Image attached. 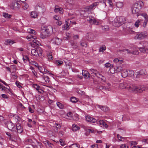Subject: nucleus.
Here are the masks:
<instances>
[{"label":"nucleus","instance_id":"1","mask_svg":"<svg viewBox=\"0 0 148 148\" xmlns=\"http://www.w3.org/2000/svg\"><path fill=\"white\" fill-rule=\"evenodd\" d=\"M119 87L121 89H130L132 91H136L138 93H142L147 89V88L143 85H139L138 86H133L128 83L127 81H125L120 83Z\"/></svg>","mask_w":148,"mask_h":148},{"label":"nucleus","instance_id":"2","mask_svg":"<svg viewBox=\"0 0 148 148\" xmlns=\"http://www.w3.org/2000/svg\"><path fill=\"white\" fill-rule=\"evenodd\" d=\"M126 21L125 17L121 16L115 18L113 21H111L112 25L116 27H118L125 23Z\"/></svg>","mask_w":148,"mask_h":148},{"label":"nucleus","instance_id":"3","mask_svg":"<svg viewBox=\"0 0 148 148\" xmlns=\"http://www.w3.org/2000/svg\"><path fill=\"white\" fill-rule=\"evenodd\" d=\"M52 30V27L51 26H49L45 29H42L40 34V38L43 39L46 38L48 36Z\"/></svg>","mask_w":148,"mask_h":148},{"label":"nucleus","instance_id":"4","mask_svg":"<svg viewBox=\"0 0 148 148\" xmlns=\"http://www.w3.org/2000/svg\"><path fill=\"white\" fill-rule=\"evenodd\" d=\"M69 18L66 21V23L62 26V29L63 30H68L69 29V23L73 24L74 20L73 19L74 17L73 14L69 13Z\"/></svg>","mask_w":148,"mask_h":148},{"label":"nucleus","instance_id":"5","mask_svg":"<svg viewBox=\"0 0 148 148\" xmlns=\"http://www.w3.org/2000/svg\"><path fill=\"white\" fill-rule=\"evenodd\" d=\"M141 8L140 4L139 3H135L134 4L132 8L133 14H136L137 16H138V13Z\"/></svg>","mask_w":148,"mask_h":148},{"label":"nucleus","instance_id":"6","mask_svg":"<svg viewBox=\"0 0 148 148\" xmlns=\"http://www.w3.org/2000/svg\"><path fill=\"white\" fill-rule=\"evenodd\" d=\"M19 3L20 1H14L10 4L9 6L10 8L15 10H18L21 7V5Z\"/></svg>","mask_w":148,"mask_h":148},{"label":"nucleus","instance_id":"7","mask_svg":"<svg viewBox=\"0 0 148 148\" xmlns=\"http://www.w3.org/2000/svg\"><path fill=\"white\" fill-rule=\"evenodd\" d=\"M120 52H125L128 55H138V52L135 51H131L128 49H123V50H119Z\"/></svg>","mask_w":148,"mask_h":148},{"label":"nucleus","instance_id":"8","mask_svg":"<svg viewBox=\"0 0 148 148\" xmlns=\"http://www.w3.org/2000/svg\"><path fill=\"white\" fill-rule=\"evenodd\" d=\"M85 117L86 121L88 122L93 123L97 122V120L96 119L89 115H86Z\"/></svg>","mask_w":148,"mask_h":148},{"label":"nucleus","instance_id":"9","mask_svg":"<svg viewBox=\"0 0 148 148\" xmlns=\"http://www.w3.org/2000/svg\"><path fill=\"white\" fill-rule=\"evenodd\" d=\"M147 33L146 32H143L140 33L136 35V37L138 39H142L146 37Z\"/></svg>","mask_w":148,"mask_h":148},{"label":"nucleus","instance_id":"10","mask_svg":"<svg viewBox=\"0 0 148 148\" xmlns=\"http://www.w3.org/2000/svg\"><path fill=\"white\" fill-rule=\"evenodd\" d=\"M5 125L10 130L13 131L15 127V125L11 121H7L5 123Z\"/></svg>","mask_w":148,"mask_h":148},{"label":"nucleus","instance_id":"11","mask_svg":"<svg viewBox=\"0 0 148 148\" xmlns=\"http://www.w3.org/2000/svg\"><path fill=\"white\" fill-rule=\"evenodd\" d=\"M61 41V39L57 37L54 38L51 40V42L53 43L58 45L60 44Z\"/></svg>","mask_w":148,"mask_h":148},{"label":"nucleus","instance_id":"12","mask_svg":"<svg viewBox=\"0 0 148 148\" xmlns=\"http://www.w3.org/2000/svg\"><path fill=\"white\" fill-rule=\"evenodd\" d=\"M34 38L32 40L33 42L31 43V45L32 47H36L37 45H41V43L38 40L36 39V37H34Z\"/></svg>","mask_w":148,"mask_h":148},{"label":"nucleus","instance_id":"13","mask_svg":"<svg viewBox=\"0 0 148 148\" xmlns=\"http://www.w3.org/2000/svg\"><path fill=\"white\" fill-rule=\"evenodd\" d=\"M16 125L17 132L20 134L23 131V128L21 126V124L18 123H16Z\"/></svg>","mask_w":148,"mask_h":148},{"label":"nucleus","instance_id":"14","mask_svg":"<svg viewBox=\"0 0 148 148\" xmlns=\"http://www.w3.org/2000/svg\"><path fill=\"white\" fill-rule=\"evenodd\" d=\"M82 74L85 78H88L90 77V74L86 70H82Z\"/></svg>","mask_w":148,"mask_h":148},{"label":"nucleus","instance_id":"15","mask_svg":"<svg viewBox=\"0 0 148 148\" xmlns=\"http://www.w3.org/2000/svg\"><path fill=\"white\" fill-rule=\"evenodd\" d=\"M54 11L56 12H59L60 14H62L63 12V9L59 7L58 6H56Z\"/></svg>","mask_w":148,"mask_h":148},{"label":"nucleus","instance_id":"16","mask_svg":"<svg viewBox=\"0 0 148 148\" xmlns=\"http://www.w3.org/2000/svg\"><path fill=\"white\" fill-rule=\"evenodd\" d=\"M38 15V14L36 11H33L32 12L30 13V16L33 18H36L37 17Z\"/></svg>","mask_w":148,"mask_h":148},{"label":"nucleus","instance_id":"17","mask_svg":"<svg viewBox=\"0 0 148 148\" xmlns=\"http://www.w3.org/2000/svg\"><path fill=\"white\" fill-rule=\"evenodd\" d=\"M97 122V123L99 122V124L101 125V127H102V126H103V127H104L105 128H107L108 127V125L106 124V122L103 120H100L99 121H97V122Z\"/></svg>","mask_w":148,"mask_h":148},{"label":"nucleus","instance_id":"18","mask_svg":"<svg viewBox=\"0 0 148 148\" xmlns=\"http://www.w3.org/2000/svg\"><path fill=\"white\" fill-rule=\"evenodd\" d=\"M15 42L14 41L9 39L6 40L5 42V44L6 45H11L15 43Z\"/></svg>","mask_w":148,"mask_h":148},{"label":"nucleus","instance_id":"19","mask_svg":"<svg viewBox=\"0 0 148 148\" xmlns=\"http://www.w3.org/2000/svg\"><path fill=\"white\" fill-rule=\"evenodd\" d=\"M89 23L91 25H99V22L93 18H92V20H91V21Z\"/></svg>","mask_w":148,"mask_h":148},{"label":"nucleus","instance_id":"20","mask_svg":"<svg viewBox=\"0 0 148 148\" xmlns=\"http://www.w3.org/2000/svg\"><path fill=\"white\" fill-rule=\"evenodd\" d=\"M116 7L119 8H122L124 6V4L122 2L119 1L116 3Z\"/></svg>","mask_w":148,"mask_h":148},{"label":"nucleus","instance_id":"21","mask_svg":"<svg viewBox=\"0 0 148 148\" xmlns=\"http://www.w3.org/2000/svg\"><path fill=\"white\" fill-rule=\"evenodd\" d=\"M98 107L100 108L102 110L104 111H107L109 109V108L106 106H101L100 105H98L97 106Z\"/></svg>","mask_w":148,"mask_h":148},{"label":"nucleus","instance_id":"22","mask_svg":"<svg viewBox=\"0 0 148 148\" xmlns=\"http://www.w3.org/2000/svg\"><path fill=\"white\" fill-rule=\"evenodd\" d=\"M144 16L145 19L144 22L143 23V26L145 27L147 25L148 21V18L146 14H145L144 15Z\"/></svg>","mask_w":148,"mask_h":148},{"label":"nucleus","instance_id":"23","mask_svg":"<svg viewBox=\"0 0 148 148\" xmlns=\"http://www.w3.org/2000/svg\"><path fill=\"white\" fill-rule=\"evenodd\" d=\"M121 75L122 77L125 78L128 76L127 70H123L121 72Z\"/></svg>","mask_w":148,"mask_h":148},{"label":"nucleus","instance_id":"24","mask_svg":"<svg viewBox=\"0 0 148 148\" xmlns=\"http://www.w3.org/2000/svg\"><path fill=\"white\" fill-rule=\"evenodd\" d=\"M47 56H53L56 55L55 51L53 50H48L47 52Z\"/></svg>","mask_w":148,"mask_h":148},{"label":"nucleus","instance_id":"25","mask_svg":"<svg viewBox=\"0 0 148 148\" xmlns=\"http://www.w3.org/2000/svg\"><path fill=\"white\" fill-rule=\"evenodd\" d=\"M56 126L54 127V130L55 132H57L58 131V129H59L61 128V126L60 124L57 123H55Z\"/></svg>","mask_w":148,"mask_h":148},{"label":"nucleus","instance_id":"26","mask_svg":"<svg viewBox=\"0 0 148 148\" xmlns=\"http://www.w3.org/2000/svg\"><path fill=\"white\" fill-rule=\"evenodd\" d=\"M123 58H117L114 59L113 61L114 62L117 63L118 62L121 63L123 62Z\"/></svg>","mask_w":148,"mask_h":148},{"label":"nucleus","instance_id":"27","mask_svg":"<svg viewBox=\"0 0 148 148\" xmlns=\"http://www.w3.org/2000/svg\"><path fill=\"white\" fill-rule=\"evenodd\" d=\"M98 3L97 2H95L92 4H91V5L89 6H88V9L89 10H91L93 8H94L95 7H96V6H97L98 5Z\"/></svg>","mask_w":148,"mask_h":148},{"label":"nucleus","instance_id":"28","mask_svg":"<svg viewBox=\"0 0 148 148\" xmlns=\"http://www.w3.org/2000/svg\"><path fill=\"white\" fill-rule=\"evenodd\" d=\"M31 53L32 56H38L39 55V53L36 51L35 49H33L31 51Z\"/></svg>","mask_w":148,"mask_h":148},{"label":"nucleus","instance_id":"29","mask_svg":"<svg viewBox=\"0 0 148 148\" xmlns=\"http://www.w3.org/2000/svg\"><path fill=\"white\" fill-rule=\"evenodd\" d=\"M127 73H128V76L130 77H132L134 76V77H135L134 72L133 71L130 70H127Z\"/></svg>","mask_w":148,"mask_h":148},{"label":"nucleus","instance_id":"30","mask_svg":"<svg viewBox=\"0 0 148 148\" xmlns=\"http://www.w3.org/2000/svg\"><path fill=\"white\" fill-rule=\"evenodd\" d=\"M42 80H44V82L46 83L49 82L50 81L49 78L48 76H45V75H44L42 77Z\"/></svg>","mask_w":148,"mask_h":148},{"label":"nucleus","instance_id":"31","mask_svg":"<svg viewBox=\"0 0 148 148\" xmlns=\"http://www.w3.org/2000/svg\"><path fill=\"white\" fill-rule=\"evenodd\" d=\"M90 72L91 74L93 75H92L94 77H95L96 74L97 73L98 71L95 69H91L90 70Z\"/></svg>","mask_w":148,"mask_h":148},{"label":"nucleus","instance_id":"32","mask_svg":"<svg viewBox=\"0 0 148 148\" xmlns=\"http://www.w3.org/2000/svg\"><path fill=\"white\" fill-rule=\"evenodd\" d=\"M23 3L22 4V6L23 7V9L24 10H26L29 7V5L23 1Z\"/></svg>","mask_w":148,"mask_h":148},{"label":"nucleus","instance_id":"33","mask_svg":"<svg viewBox=\"0 0 148 148\" xmlns=\"http://www.w3.org/2000/svg\"><path fill=\"white\" fill-rule=\"evenodd\" d=\"M80 45L82 47H86L87 44L86 42H84V40L82 39L80 42Z\"/></svg>","mask_w":148,"mask_h":148},{"label":"nucleus","instance_id":"34","mask_svg":"<svg viewBox=\"0 0 148 148\" xmlns=\"http://www.w3.org/2000/svg\"><path fill=\"white\" fill-rule=\"evenodd\" d=\"M27 31L28 33L30 34H34L35 35L36 34V32L34 29H28L27 30Z\"/></svg>","mask_w":148,"mask_h":148},{"label":"nucleus","instance_id":"35","mask_svg":"<svg viewBox=\"0 0 148 148\" xmlns=\"http://www.w3.org/2000/svg\"><path fill=\"white\" fill-rule=\"evenodd\" d=\"M114 69L116 72H120L121 71L122 68L121 66H116Z\"/></svg>","mask_w":148,"mask_h":148},{"label":"nucleus","instance_id":"36","mask_svg":"<svg viewBox=\"0 0 148 148\" xmlns=\"http://www.w3.org/2000/svg\"><path fill=\"white\" fill-rule=\"evenodd\" d=\"M140 21V20H137L136 21L134 25L136 27L138 28L139 27L141 23Z\"/></svg>","mask_w":148,"mask_h":148},{"label":"nucleus","instance_id":"37","mask_svg":"<svg viewBox=\"0 0 148 148\" xmlns=\"http://www.w3.org/2000/svg\"><path fill=\"white\" fill-rule=\"evenodd\" d=\"M34 36H33L31 35H28L26 37V38L29 41H32L33 39L34 38Z\"/></svg>","mask_w":148,"mask_h":148},{"label":"nucleus","instance_id":"38","mask_svg":"<svg viewBox=\"0 0 148 148\" xmlns=\"http://www.w3.org/2000/svg\"><path fill=\"white\" fill-rule=\"evenodd\" d=\"M3 16L6 18H10L11 17V15L6 13H3Z\"/></svg>","mask_w":148,"mask_h":148},{"label":"nucleus","instance_id":"39","mask_svg":"<svg viewBox=\"0 0 148 148\" xmlns=\"http://www.w3.org/2000/svg\"><path fill=\"white\" fill-rule=\"evenodd\" d=\"M106 48L105 45H103L100 47L99 51V52H103L106 49Z\"/></svg>","mask_w":148,"mask_h":148},{"label":"nucleus","instance_id":"40","mask_svg":"<svg viewBox=\"0 0 148 148\" xmlns=\"http://www.w3.org/2000/svg\"><path fill=\"white\" fill-rule=\"evenodd\" d=\"M23 59L25 62H26L27 61H29V59L27 56H23Z\"/></svg>","mask_w":148,"mask_h":148},{"label":"nucleus","instance_id":"41","mask_svg":"<svg viewBox=\"0 0 148 148\" xmlns=\"http://www.w3.org/2000/svg\"><path fill=\"white\" fill-rule=\"evenodd\" d=\"M57 106L60 109L63 108L64 107V106L61 103L59 102H57Z\"/></svg>","mask_w":148,"mask_h":148},{"label":"nucleus","instance_id":"42","mask_svg":"<svg viewBox=\"0 0 148 148\" xmlns=\"http://www.w3.org/2000/svg\"><path fill=\"white\" fill-rule=\"evenodd\" d=\"M109 27L107 25H105L102 27V29L104 31H107L109 30Z\"/></svg>","mask_w":148,"mask_h":148},{"label":"nucleus","instance_id":"43","mask_svg":"<svg viewBox=\"0 0 148 148\" xmlns=\"http://www.w3.org/2000/svg\"><path fill=\"white\" fill-rule=\"evenodd\" d=\"M140 75H143L144 74H145V69H142L140 70L139 71H138Z\"/></svg>","mask_w":148,"mask_h":148},{"label":"nucleus","instance_id":"44","mask_svg":"<svg viewBox=\"0 0 148 148\" xmlns=\"http://www.w3.org/2000/svg\"><path fill=\"white\" fill-rule=\"evenodd\" d=\"M87 36L89 39L90 40H92L93 39V35L91 33L88 34V35Z\"/></svg>","mask_w":148,"mask_h":148},{"label":"nucleus","instance_id":"45","mask_svg":"<svg viewBox=\"0 0 148 148\" xmlns=\"http://www.w3.org/2000/svg\"><path fill=\"white\" fill-rule=\"evenodd\" d=\"M33 87L36 89L37 90H38L39 88H40V87L38 85L36 84H34L33 85Z\"/></svg>","mask_w":148,"mask_h":148},{"label":"nucleus","instance_id":"46","mask_svg":"<svg viewBox=\"0 0 148 148\" xmlns=\"http://www.w3.org/2000/svg\"><path fill=\"white\" fill-rule=\"evenodd\" d=\"M98 88L100 90H107L108 89V88H107L105 86H99Z\"/></svg>","mask_w":148,"mask_h":148},{"label":"nucleus","instance_id":"47","mask_svg":"<svg viewBox=\"0 0 148 148\" xmlns=\"http://www.w3.org/2000/svg\"><path fill=\"white\" fill-rule=\"evenodd\" d=\"M80 127L77 125L75 124V131H76L80 130Z\"/></svg>","mask_w":148,"mask_h":148},{"label":"nucleus","instance_id":"48","mask_svg":"<svg viewBox=\"0 0 148 148\" xmlns=\"http://www.w3.org/2000/svg\"><path fill=\"white\" fill-rule=\"evenodd\" d=\"M106 68H108L111 66H112L113 65L111 64L110 63L108 62L104 64Z\"/></svg>","mask_w":148,"mask_h":148},{"label":"nucleus","instance_id":"49","mask_svg":"<svg viewBox=\"0 0 148 148\" xmlns=\"http://www.w3.org/2000/svg\"><path fill=\"white\" fill-rule=\"evenodd\" d=\"M56 62L57 64L58 65H60L63 63V61L61 60H56Z\"/></svg>","mask_w":148,"mask_h":148},{"label":"nucleus","instance_id":"50","mask_svg":"<svg viewBox=\"0 0 148 148\" xmlns=\"http://www.w3.org/2000/svg\"><path fill=\"white\" fill-rule=\"evenodd\" d=\"M53 18L55 20H57V21H59L60 20V17L58 15H55L53 16Z\"/></svg>","mask_w":148,"mask_h":148},{"label":"nucleus","instance_id":"51","mask_svg":"<svg viewBox=\"0 0 148 148\" xmlns=\"http://www.w3.org/2000/svg\"><path fill=\"white\" fill-rule=\"evenodd\" d=\"M139 50L141 52H142L144 53L146 52V51L144 47H140V48H139Z\"/></svg>","mask_w":148,"mask_h":148},{"label":"nucleus","instance_id":"52","mask_svg":"<svg viewBox=\"0 0 148 148\" xmlns=\"http://www.w3.org/2000/svg\"><path fill=\"white\" fill-rule=\"evenodd\" d=\"M134 75H135L134 77H136V78H140V76L141 75H140V73H139L138 72H136L135 74H134Z\"/></svg>","mask_w":148,"mask_h":148},{"label":"nucleus","instance_id":"53","mask_svg":"<svg viewBox=\"0 0 148 148\" xmlns=\"http://www.w3.org/2000/svg\"><path fill=\"white\" fill-rule=\"evenodd\" d=\"M103 76V75L100 74L98 71L97 73L96 74V75L95 76L99 78H101Z\"/></svg>","mask_w":148,"mask_h":148},{"label":"nucleus","instance_id":"54","mask_svg":"<svg viewBox=\"0 0 148 148\" xmlns=\"http://www.w3.org/2000/svg\"><path fill=\"white\" fill-rule=\"evenodd\" d=\"M7 88H6V87L4 86H3L2 85L0 84V90H5V89H6Z\"/></svg>","mask_w":148,"mask_h":148},{"label":"nucleus","instance_id":"55","mask_svg":"<svg viewBox=\"0 0 148 148\" xmlns=\"http://www.w3.org/2000/svg\"><path fill=\"white\" fill-rule=\"evenodd\" d=\"M142 142L145 145L146 144H148V139H143L142 140Z\"/></svg>","mask_w":148,"mask_h":148},{"label":"nucleus","instance_id":"56","mask_svg":"<svg viewBox=\"0 0 148 148\" xmlns=\"http://www.w3.org/2000/svg\"><path fill=\"white\" fill-rule=\"evenodd\" d=\"M41 146H42V144L41 143H39L38 144V146H37L36 145H35L34 147V148H42L41 147Z\"/></svg>","mask_w":148,"mask_h":148},{"label":"nucleus","instance_id":"57","mask_svg":"<svg viewBox=\"0 0 148 148\" xmlns=\"http://www.w3.org/2000/svg\"><path fill=\"white\" fill-rule=\"evenodd\" d=\"M20 83L18 81H16V84L18 87L19 88H22V86L20 84Z\"/></svg>","mask_w":148,"mask_h":148},{"label":"nucleus","instance_id":"58","mask_svg":"<svg viewBox=\"0 0 148 148\" xmlns=\"http://www.w3.org/2000/svg\"><path fill=\"white\" fill-rule=\"evenodd\" d=\"M60 142V145L62 146H64L65 145V144L63 142V140L62 139H60L59 140Z\"/></svg>","mask_w":148,"mask_h":148},{"label":"nucleus","instance_id":"59","mask_svg":"<svg viewBox=\"0 0 148 148\" xmlns=\"http://www.w3.org/2000/svg\"><path fill=\"white\" fill-rule=\"evenodd\" d=\"M103 2H101V5H102V6L104 8H105L106 6V4L105 3V0H103Z\"/></svg>","mask_w":148,"mask_h":148},{"label":"nucleus","instance_id":"60","mask_svg":"<svg viewBox=\"0 0 148 148\" xmlns=\"http://www.w3.org/2000/svg\"><path fill=\"white\" fill-rule=\"evenodd\" d=\"M101 79V80L103 82H105L106 81V78L103 75L101 78H100Z\"/></svg>","mask_w":148,"mask_h":148},{"label":"nucleus","instance_id":"61","mask_svg":"<svg viewBox=\"0 0 148 148\" xmlns=\"http://www.w3.org/2000/svg\"><path fill=\"white\" fill-rule=\"evenodd\" d=\"M117 138L120 141H122V140H121L122 138L123 139H124V137H121V136H120L119 135V134H117Z\"/></svg>","mask_w":148,"mask_h":148},{"label":"nucleus","instance_id":"62","mask_svg":"<svg viewBox=\"0 0 148 148\" xmlns=\"http://www.w3.org/2000/svg\"><path fill=\"white\" fill-rule=\"evenodd\" d=\"M79 115L77 114H75V120L77 121L79 119Z\"/></svg>","mask_w":148,"mask_h":148},{"label":"nucleus","instance_id":"63","mask_svg":"<svg viewBox=\"0 0 148 148\" xmlns=\"http://www.w3.org/2000/svg\"><path fill=\"white\" fill-rule=\"evenodd\" d=\"M108 3H109L110 6L112 7L113 5V3L112 2V0H107Z\"/></svg>","mask_w":148,"mask_h":148},{"label":"nucleus","instance_id":"64","mask_svg":"<svg viewBox=\"0 0 148 148\" xmlns=\"http://www.w3.org/2000/svg\"><path fill=\"white\" fill-rule=\"evenodd\" d=\"M137 144V143L136 141H132L131 142V145L132 146H135Z\"/></svg>","mask_w":148,"mask_h":148}]
</instances>
